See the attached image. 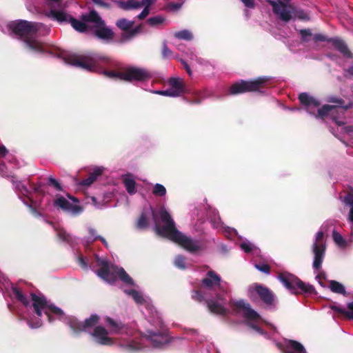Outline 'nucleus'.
<instances>
[{
	"label": "nucleus",
	"instance_id": "9d476101",
	"mask_svg": "<svg viewBox=\"0 0 353 353\" xmlns=\"http://www.w3.org/2000/svg\"><path fill=\"white\" fill-rule=\"evenodd\" d=\"M278 279L288 290H291L294 294H297L295 292L296 288L301 290L304 294H312L315 292L313 285L304 283L292 274L288 272L280 273Z\"/></svg>",
	"mask_w": 353,
	"mask_h": 353
},
{
	"label": "nucleus",
	"instance_id": "c03bdc74",
	"mask_svg": "<svg viewBox=\"0 0 353 353\" xmlns=\"http://www.w3.org/2000/svg\"><path fill=\"white\" fill-rule=\"evenodd\" d=\"M127 293L131 295L134 301L137 303L142 304L145 301L141 293L136 290H130Z\"/></svg>",
	"mask_w": 353,
	"mask_h": 353
},
{
	"label": "nucleus",
	"instance_id": "13d9d810",
	"mask_svg": "<svg viewBox=\"0 0 353 353\" xmlns=\"http://www.w3.org/2000/svg\"><path fill=\"white\" fill-rule=\"evenodd\" d=\"M150 13V9L148 8H144L142 12L137 17L138 19H144Z\"/></svg>",
	"mask_w": 353,
	"mask_h": 353
},
{
	"label": "nucleus",
	"instance_id": "3c124183",
	"mask_svg": "<svg viewBox=\"0 0 353 353\" xmlns=\"http://www.w3.org/2000/svg\"><path fill=\"white\" fill-rule=\"evenodd\" d=\"M299 33L303 41H308L309 39L307 37H311L312 34L310 29H302L299 31Z\"/></svg>",
	"mask_w": 353,
	"mask_h": 353
},
{
	"label": "nucleus",
	"instance_id": "c85d7f7f",
	"mask_svg": "<svg viewBox=\"0 0 353 353\" xmlns=\"http://www.w3.org/2000/svg\"><path fill=\"white\" fill-rule=\"evenodd\" d=\"M74 181L78 188L87 189L88 187V174L86 170L79 171L74 178Z\"/></svg>",
	"mask_w": 353,
	"mask_h": 353
},
{
	"label": "nucleus",
	"instance_id": "6e6552de",
	"mask_svg": "<svg viewBox=\"0 0 353 353\" xmlns=\"http://www.w3.org/2000/svg\"><path fill=\"white\" fill-rule=\"evenodd\" d=\"M268 79L265 77H259L254 80H240L231 85L229 88V94L237 95L245 92L260 91L263 88Z\"/></svg>",
	"mask_w": 353,
	"mask_h": 353
},
{
	"label": "nucleus",
	"instance_id": "e433bc0d",
	"mask_svg": "<svg viewBox=\"0 0 353 353\" xmlns=\"http://www.w3.org/2000/svg\"><path fill=\"white\" fill-rule=\"evenodd\" d=\"M174 37L176 39L185 41H191L193 39V34L188 30H183L179 32H176L174 33Z\"/></svg>",
	"mask_w": 353,
	"mask_h": 353
},
{
	"label": "nucleus",
	"instance_id": "393cba45",
	"mask_svg": "<svg viewBox=\"0 0 353 353\" xmlns=\"http://www.w3.org/2000/svg\"><path fill=\"white\" fill-rule=\"evenodd\" d=\"M299 100L300 103L305 106L307 112L312 113L310 111V108L312 107L317 108L321 105L320 101L312 96H310L307 92H302L299 95Z\"/></svg>",
	"mask_w": 353,
	"mask_h": 353
},
{
	"label": "nucleus",
	"instance_id": "37998d69",
	"mask_svg": "<svg viewBox=\"0 0 353 353\" xmlns=\"http://www.w3.org/2000/svg\"><path fill=\"white\" fill-rule=\"evenodd\" d=\"M173 52L172 51L168 48L167 43L165 41H163L162 43V47H161V57L163 59H170L172 57Z\"/></svg>",
	"mask_w": 353,
	"mask_h": 353
},
{
	"label": "nucleus",
	"instance_id": "a211bd4d",
	"mask_svg": "<svg viewBox=\"0 0 353 353\" xmlns=\"http://www.w3.org/2000/svg\"><path fill=\"white\" fill-rule=\"evenodd\" d=\"M145 336L151 343L152 346L156 348H162L165 345L170 342L169 336L165 332L161 331L148 330L146 331Z\"/></svg>",
	"mask_w": 353,
	"mask_h": 353
},
{
	"label": "nucleus",
	"instance_id": "ddd939ff",
	"mask_svg": "<svg viewBox=\"0 0 353 353\" xmlns=\"http://www.w3.org/2000/svg\"><path fill=\"white\" fill-rule=\"evenodd\" d=\"M323 236V232H318L316 235V242L313 244V252L314 254L313 268L316 270H319L321 268L325 256V245L322 243Z\"/></svg>",
	"mask_w": 353,
	"mask_h": 353
},
{
	"label": "nucleus",
	"instance_id": "7c9ffc66",
	"mask_svg": "<svg viewBox=\"0 0 353 353\" xmlns=\"http://www.w3.org/2000/svg\"><path fill=\"white\" fill-rule=\"evenodd\" d=\"M12 293L15 297V299L21 302L25 306H28L30 304V301L28 297L23 293L21 290L18 287H13L12 288Z\"/></svg>",
	"mask_w": 353,
	"mask_h": 353
},
{
	"label": "nucleus",
	"instance_id": "4be33fe9",
	"mask_svg": "<svg viewBox=\"0 0 353 353\" xmlns=\"http://www.w3.org/2000/svg\"><path fill=\"white\" fill-rule=\"evenodd\" d=\"M68 325L74 334L79 335L83 332H86L88 328V318L81 321L75 316H70L68 319Z\"/></svg>",
	"mask_w": 353,
	"mask_h": 353
},
{
	"label": "nucleus",
	"instance_id": "680f3d73",
	"mask_svg": "<svg viewBox=\"0 0 353 353\" xmlns=\"http://www.w3.org/2000/svg\"><path fill=\"white\" fill-rule=\"evenodd\" d=\"M42 184L41 183H38L37 185H34V191L37 193H39V194H44V191L42 190Z\"/></svg>",
	"mask_w": 353,
	"mask_h": 353
},
{
	"label": "nucleus",
	"instance_id": "49530a36",
	"mask_svg": "<svg viewBox=\"0 0 353 353\" xmlns=\"http://www.w3.org/2000/svg\"><path fill=\"white\" fill-rule=\"evenodd\" d=\"M165 19L161 16H155L148 19L147 23L151 26H157L163 23Z\"/></svg>",
	"mask_w": 353,
	"mask_h": 353
},
{
	"label": "nucleus",
	"instance_id": "864d4df0",
	"mask_svg": "<svg viewBox=\"0 0 353 353\" xmlns=\"http://www.w3.org/2000/svg\"><path fill=\"white\" fill-rule=\"evenodd\" d=\"M240 246L245 253L251 252L254 248V245L249 242H243L241 243Z\"/></svg>",
	"mask_w": 353,
	"mask_h": 353
},
{
	"label": "nucleus",
	"instance_id": "7ed1b4c3",
	"mask_svg": "<svg viewBox=\"0 0 353 353\" xmlns=\"http://www.w3.org/2000/svg\"><path fill=\"white\" fill-rule=\"evenodd\" d=\"M94 259L92 261V268L100 278L110 284H114L117 278H119L121 281L128 285H134V281L125 270L121 268L116 265L110 267L109 263L101 259L97 255L94 254Z\"/></svg>",
	"mask_w": 353,
	"mask_h": 353
},
{
	"label": "nucleus",
	"instance_id": "39448f33",
	"mask_svg": "<svg viewBox=\"0 0 353 353\" xmlns=\"http://www.w3.org/2000/svg\"><path fill=\"white\" fill-rule=\"evenodd\" d=\"M90 34L106 43L112 41L114 33L94 10H90Z\"/></svg>",
	"mask_w": 353,
	"mask_h": 353
},
{
	"label": "nucleus",
	"instance_id": "4d7b16f0",
	"mask_svg": "<svg viewBox=\"0 0 353 353\" xmlns=\"http://www.w3.org/2000/svg\"><path fill=\"white\" fill-rule=\"evenodd\" d=\"M241 1L248 8L253 9L255 8L254 0H241Z\"/></svg>",
	"mask_w": 353,
	"mask_h": 353
},
{
	"label": "nucleus",
	"instance_id": "20e7f679",
	"mask_svg": "<svg viewBox=\"0 0 353 353\" xmlns=\"http://www.w3.org/2000/svg\"><path fill=\"white\" fill-rule=\"evenodd\" d=\"M225 293V291L216 292L214 296L208 297L202 290H196L192 291V298L199 303L205 304L211 313L224 316L228 312L227 309L224 307Z\"/></svg>",
	"mask_w": 353,
	"mask_h": 353
},
{
	"label": "nucleus",
	"instance_id": "0e129e2a",
	"mask_svg": "<svg viewBox=\"0 0 353 353\" xmlns=\"http://www.w3.org/2000/svg\"><path fill=\"white\" fill-rule=\"evenodd\" d=\"M99 317L97 315L92 314L90 316V327L98 322Z\"/></svg>",
	"mask_w": 353,
	"mask_h": 353
},
{
	"label": "nucleus",
	"instance_id": "f257e3e1",
	"mask_svg": "<svg viewBox=\"0 0 353 353\" xmlns=\"http://www.w3.org/2000/svg\"><path fill=\"white\" fill-rule=\"evenodd\" d=\"M159 216L161 221L165 225L160 226L158 223H155L154 229L159 235L169 239L190 252H196L201 249L197 241L186 236L176 228L174 221L165 209L163 208L160 210Z\"/></svg>",
	"mask_w": 353,
	"mask_h": 353
},
{
	"label": "nucleus",
	"instance_id": "9b49d317",
	"mask_svg": "<svg viewBox=\"0 0 353 353\" xmlns=\"http://www.w3.org/2000/svg\"><path fill=\"white\" fill-rule=\"evenodd\" d=\"M117 27L122 30L121 39L123 41H130L143 32V26L139 24L135 27L134 21H130L125 18H121L116 21Z\"/></svg>",
	"mask_w": 353,
	"mask_h": 353
},
{
	"label": "nucleus",
	"instance_id": "c756f323",
	"mask_svg": "<svg viewBox=\"0 0 353 353\" xmlns=\"http://www.w3.org/2000/svg\"><path fill=\"white\" fill-rule=\"evenodd\" d=\"M45 314L47 316L48 321L52 323L54 321V319L52 316V314L60 318L63 316L64 313L61 308L55 306L53 304H49L47 310H45Z\"/></svg>",
	"mask_w": 353,
	"mask_h": 353
},
{
	"label": "nucleus",
	"instance_id": "bf43d9fd",
	"mask_svg": "<svg viewBox=\"0 0 353 353\" xmlns=\"http://www.w3.org/2000/svg\"><path fill=\"white\" fill-rule=\"evenodd\" d=\"M95 4H97V6H100V7H102V8H110V4L105 1H104V0H92Z\"/></svg>",
	"mask_w": 353,
	"mask_h": 353
},
{
	"label": "nucleus",
	"instance_id": "423d86ee",
	"mask_svg": "<svg viewBox=\"0 0 353 353\" xmlns=\"http://www.w3.org/2000/svg\"><path fill=\"white\" fill-rule=\"evenodd\" d=\"M46 16L54 21H57L60 24L70 23L72 27L79 32H85L88 28V26L86 23L88 22V13L82 15L83 21L74 18L63 10H51L46 14Z\"/></svg>",
	"mask_w": 353,
	"mask_h": 353
},
{
	"label": "nucleus",
	"instance_id": "58836bf2",
	"mask_svg": "<svg viewBox=\"0 0 353 353\" xmlns=\"http://www.w3.org/2000/svg\"><path fill=\"white\" fill-rule=\"evenodd\" d=\"M123 183L125 185L127 192L129 194H133L136 192V190H135L136 182L133 179L125 178L123 179Z\"/></svg>",
	"mask_w": 353,
	"mask_h": 353
},
{
	"label": "nucleus",
	"instance_id": "bb28decb",
	"mask_svg": "<svg viewBox=\"0 0 353 353\" xmlns=\"http://www.w3.org/2000/svg\"><path fill=\"white\" fill-rule=\"evenodd\" d=\"M329 43H331L333 46L339 50L341 54L347 58H352V53L348 49L346 43L338 38H330Z\"/></svg>",
	"mask_w": 353,
	"mask_h": 353
},
{
	"label": "nucleus",
	"instance_id": "0eeeda50",
	"mask_svg": "<svg viewBox=\"0 0 353 353\" xmlns=\"http://www.w3.org/2000/svg\"><path fill=\"white\" fill-rule=\"evenodd\" d=\"M267 2L272 6L273 12L285 22H288L291 20L292 14L300 19H309L307 14L303 10H295L294 6L288 5L281 0H278V1L267 0Z\"/></svg>",
	"mask_w": 353,
	"mask_h": 353
},
{
	"label": "nucleus",
	"instance_id": "de8ad7c7",
	"mask_svg": "<svg viewBox=\"0 0 353 353\" xmlns=\"http://www.w3.org/2000/svg\"><path fill=\"white\" fill-rule=\"evenodd\" d=\"M48 185L53 187L55 190L58 191H63V188L60 183L52 176H48Z\"/></svg>",
	"mask_w": 353,
	"mask_h": 353
},
{
	"label": "nucleus",
	"instance_id": "79ce46f5",
	"mask_svg": "<svg viewBox=\"0 0 353 353\" xmlns=\"http://www.w3.org/2000/svg\"><path fill=\"white\" fill-rule=\"evenodd\" d=\"M332 237L335 243L337 244L339 246L342 248L346 247L347 243L340 233H339L336 230H334L332 232Z\"/></svg>",
	"mask_w": 353,
	"mask_h": 353
},
{
	"label": "nucleus",
	"instance_id": "774afa93",
	"mask_svg": "<svg viewBox=\"0 0 353 353\" xmlns=\"http://www.w3.org/2000/svg\"><path fill=\"white\" fill-rule=\"evenodd\" d=\"M155 93L160 94V95L166 96V97H170V95H174L173 94L170 93L168 92V89L165 90H158V91H156Z\"/></svg>",
	"mask_w": 353,
	"mask_h": 353
},
{
	"label": "nucleus",
	"instance_id": "6e6d98bb",
	"mask_svg": "<svg viewBox=\"0 0 353 353\" xmlns=\"http://www.w3.org/2000/svg\"><path fill=\"white\" fill-rule=\"evenodd\" d=\"M313 39L315 42L318 41H327L329 39H327L325 35L322 34H314Z\"/></svg>",
	"mask_w": 353,
	"mask_h": 353
},
{
	"label": "nucleus",
	"instance_id": "69168bd1",
	"mask_svg": "<svg viewBox=\"0 0 353 353\" xmlns=\"http://www.w3.org/2000/svg\"><path fill=\"white\" fill-rule=\"evenodd\" d=\"M155 1V0H142L140 2L141 7L145 6V8H148Z\"/></svg>",
	"mask_w": 353,
	"mask_h": 353
},
{
	"label": "nucleus",
	"instance_id": "c9c22d12",
	"mask_svg": "<svg viewBox=\"0 0 353 353\" xmlns=\"http://www.w3.org/2000/svg\"><path fill=\"white\" fill-rule=\"evenodd\" d=\"M330 290L337 294H345V290L344 286L336 281H331L330 283Z\"/></svg>",
	"mask_w": 353,
	"mask_h": 353
},
{
	"label": "nucleus",
	"instance_id": "473e14b6",
	"mask_svg": "<svg viewBox=\"0 0 353 353\" xmlns=\"http://www.w3.org/2000/svg\"><path fill=\"white\" fill-rule=\"evenodd\" d=\"M327 101L330 103H336L337 105L336 108L338 107L343 109L342 114H344L345 111L352 107V103H349L347 105H345V101L341 98L332 97L328 99Z\"/></svg>",
	"mask_w": 353,
	"mask_h": 353
},
{
	"label": "nucleus",
	"instance_id": "ea45409f",
	"mask_svg": "<svg viewBox=\"0 0 353 353\" xmlns=\"http://www.w3.org/2000/svg\"><path fill=\"white\" fill-rule=\"evenodd\" d=\"M57 236L59 239L63 242H65L70 245H72L73 243L72 237L69 234H68L64 230H59L57 231Z\"/></svg>",
	"mask_w": 353,
	"mask_h": 353
},
{
	"label": "nucleus",
	"instance_id": "4c0bfd02",
	"mask_svg": "<svg viewBox=\"0 0 353 353\" xmlns=\"http://www.w3.org/2000/svg\"><path fill=\"white\" fill-rule=\"evenodd\" d=\"M121 347L127 352H134L141 349V345L137 342L132 341L125 344H121Z\"/></svg>",
	"mask_w": 353,
	"mask_h": 353
},
{
	"label": "nucleus",
	"instance_id": "f03ea898",
	"mask_svg": "<svg viewBox=\"0 0 353 353\" xmlns=\"http://www.w3.org/2000/svg\"><path fill=\"white\" fill-rule=\"evenodd\" d=\"M41 23L28 21L26 20H17L12 21L9 25V29L19 37L30 50L36 52L43 53V46L39 41L32 39L40 30Z\"/></svg>",
	"mask_w": 353,
	"mask_h": 353
},
{
	"label": "nucleus",
	"instance_id": "2f4dec72",
	"mask_svg": "<svg viewBox=\"0 0 353 353\" xmlns=\"http://www.w3.org/2000/svg\"><path fill=\"white\" fill-rule=\"evenodd\" d=\"M119 7L124 10H129L131 9H137L141 8L140 2L134 0H128L127 1H119L117 2Z\"/></svg>",
	"mask_w": 353,
	"mask_h": 353
},
{
	"label": "nucleus",
	"instance_id": "a878e982",
	"mask_svg": "<svg viewBox=\"0 0 353 353\" xmlns=\"http://www.w3.org/2000/svg\"><path fill=\"white\" fill-rule=\"evenodd\" d=\"M106 322L110 327L111 333L114 334H121L127 332L128 326L122 322L116 321L110 317L106 318Z\"/></svg>",
	"mask_w": 353,
	"mask_h": 353
},
{
	"label": "nucleus",
	"instance_id": "a18cd8bd",
	"mask_svg": "<svg viewBox=\"0 0 353 353\" xmlns=\"http://www.w3.org/2000/svg\"><path fill=\"white\" fill-rule=\"evenodd\" d=\"M152 193L155 196H163L166 194V189L163 185L157 183L153 188Z\"/></svg>",
	"mask_w": 353,
	"mask_h": 353
},
{
	"label": "nucleus",
	"instance_id": "8fccbe9b",
	"mask_svg": "<svg viewBox=\"0 0 353 353\" xmlns=\"http://www.w3.org/2000/svg\"><path fill=\"white\" fill-rule=\"evenodd\" d=\"M255 268L265 274H270V266L267 263H257L255 264Z\"/></svg>",
	"mask_w": 353,
	"mask_h": 353
},
{
	"label": "nucleus",
	"instance_id": "aec40b11",
	"mask_svg": "<svg viewBox=\"0 0 353 353\" xmlns=\"http://www.w3.org/2000/svg\"><path fill=\"white\" fill-rule=\"evenodd\" d=\"M221 276L214 270H210L207 272L206 276L201 280V284L202 287L208 290H211L213 288H217L220 290V292H221L225 290L221 286Z\"/></svg>",
	"mask_w": 353,
	"mask_h": 353
},
{
	"label": "nucleus",
	"instance_id": "cd10ccee",
	"mask_svg": "<svg viewBox=\"0 0 353 353\" xmlns=\"http://www.w3.org/2000/svg\"><path fill=\"white\" fill-rule=\"evenodd\" d=\"M330 308L340 315L345 316L346 319L353 320V302L349 303L347 305L348 310L341 308L336 305H330Z\"/></svg>",
	"mask_w": 353,
	"mask_h": 353
},
{
	"label": "nucleus",
	"instance_id": "5701e85b",
	"mask_svg": "<svg viewBox=\"0 0 353 353\" xmlns=\"http://www.w3.org/2000/svg\"><path fill=\"white\" fill-rule=\"evenodd\" d=\"M54 206L59 207L65 212H72V214H79L81 212L82 209L77 205L70 203L63 196H58L54 201Z\"/></svg>",
	"mask_w": 353,
	"mask_h": 353
},
{
	"label": "nucleus",
	"instance_id": "4468645a",
	"mask_svg": "<svg viewBox=\"0 0 353 353\" xmlns=\"http://www.w3.org/2000/svg\"><path fill=\"white\" fill-rule=\"evenodd\" d=\"M124 81L128 82L146 81L152 78L151 72L141 68L129 67L125 68Z\"/></svg>",
	"mask_w": 353,
	"mask_h": 353
},
{
	"label": "nucleus",
	"instance_id": "e2e57ef3",
	"mask_svg": "<svg viewBox=\"0 0 353 353\" xmlns=\"http://www.w3.org/2000/svg\"><path fill=\"white\" fill-rule=\"evenodd\" d=\"M78 263L79 265H81L82 268H86L87 263L85 261V259L83 258V256L81 254L78 257Z\"/></svg>",
	"mask_w": 353,
	"mask_h": 353
},
{
	"label": "nucleus",
	"instance_id": "412c9836",
	"mask_svg": "<svg viewBox=\"0 0 353 353\" xmlns=\"http://www.w3.org/2000/svg\"><path fill=\"white\" fill-rule=\"evenodd\" d=\"M168 84L170 85L168 92L174 94L170 95L171 97H179L187 92L185 85L181 79L171 77L168 80Z\"/></svg>",
	"mask_w": 353,
	"mask_h": 353
},
{
	"label": "nucleus",
	"instance_id": "1a4fd4ad",
	"mask_svg": "<svg viewBox=\"0 0 353 353\" xmlns=\"http://www.w3.org/2000/svg\"><path fill=\"white\" fill-rule=\"evenodd\" d=\"M108 57L90 54V71H94L102 73L107 77L112 79L124 81L125 69L122 71L105 70L104 66L109 63Z\"/></svg>",
	"mask_w": 353,
	"mask_h": 353
},
{
	"label": "nucleus",
	"instance_id": "dca6fc26",
	"mask_svg": "<svg viewBox=\"0 0 353 353\" xmlns=\"http://www.w3.org/2000/svg\"><path fill=\"white\" fill-rule=\"evenodd\" d=\"M233 310L237 313L243 312L244 318L248 320H258L260 317L259 314L253 309L250 304L245 302L243 300H239L231 303Z\"/></svg>",
	"mask_w": 353,
	"mask_h": 353
},
{
	"label": "nucleus",
	"instance_id": "6ab92c4d",
	"mask_svg": "<svg viewBox=\"0 0 353 353\" xmlns=\"http://www.w3.org/2000/svg\"><path fill=\"white\" fill-rule=\"evenodd\" d=\"M92 336L94 341L101 345L111 346L115 343L114 339L108 336V330L100 325L94 327Z\"/></svg>",
	"mask_w": 353,
	"mask_h": 353
},
{
	"label": "nucleus",
	"instance_id": "09e8293b",
	"mask_svg": "<svg viewBox=\"0 0 353 353\" xmlns=\"http://www.w3.org/2000/svg\"><path fill=\"white\" fill-rule=\"evenodd\" d=\"M174 264L181 269L185 268V259L183 256L179 255L175 258Z\"/></svg>",
	"mask_w": 353,
	"mask_h": 353
},
{
	"label": "nucleus",
	"instance_id": "052dcab7",
	"mask_svg": "<svg viewBox=\"0 0 353 353\" xmlns=\"http://www.w3.org/2000/svg\"><path fill=\"white\" fill-rule=\"evenodd\" d=\"M180 61L183 64V65L184 66V68L186 70V72H188V74H189V76H191L192 75V70H191L190 67L189 66V65L187 63V62L185 60H183V59H181Z\"/></svg>",
	"mask_w": 353,
	"mask_h": 353
},
{
	"label": "nucleus",
	"instance_id": "603ef678",
	"mask_svg": "<svg viewBox=\"0 0 353 353\" xmlns=\"http://www.w3.org/2000/svg\"><path fill=\"white\" fill-rule=\"evenodd\" d=\"M345 201L351 207L350 210V214H349V220L352 223H353V197L352 196L346 197Z\"/></svg>",
	"mask_w": 353,
	"mask_h": 353
},
{
	"label": "nucleus",
	"instance_id": "338daca9",
	"mask_svg": "<svg viewBox=\"0 0 353 353\" xmlns=\"http://www.w3.org/2000/svg\"><path fill=\"white\" fill-rule=\"evenodd\" d=\"M8 153V150L4 145H0V157H5Z\"/></svg>",
	"mask_w": 353,
	"mask_h": 353
},
{
	"label": "nucleus",
	"instance_id": "5fc2aeb1",
	"mask_svg": "<svg viewBox=\"0 0 353 353\" xmlns=\"http://www.w3.org/2000/svg\"><path fill=\"white\" fill-rule=\"evenodd\" d=\"M89 239H90V241H96L97 239H99L103 244H106L107 242L105 241V239L101 236H97L95 235V232L94 230H90V236H89Z\"/></svg>",
	"mask_w": 353,
	"mask_h": 353
},
{
	"label": "nucleus",
	"instance_id": "f3484780",
	"mask_svg": "<svg viewBox=\"0 0 353 353\" xmlns=\"http://www.w3.org/2000/svg\"><path fill=\"white\" fill-rule=\"evenodd\" d=\"M254 292L261 301L270 307H275V295L268 288L259 283H255L253 287Z\"/></svg>",
	"mask_w": 353,
	"mask_h": 353
},
{
	"label": "nucleus",
	"instance_id": "b1692460",
	"mask_svg": "<svg viewBox=\"0 0 353 353\" xmlns=\"http://www.w3.org/2000/svg\"><path fill=\"white\" fill-rule=\"evenodd\" d=\"M282 350L284 353H307L304 346L294 340H288L283 345Z\"/></svg>",
	"mask_w": 353,
	"mask_h": 353
},
{
	"label": "nucleus",
	"instance_id": "f8f14e48",
	"mask_svg": "<svg viewBox=\"0 0 353 353\" xmlns=\"http://www.w3.org/2000/svg\"><path fill=\"white\" fill-rule=\"evenodd\" d=\"M32 305L34 309V312L37 314L39 319L33 323L31 320L28 321V324L31 328H38L42 325V322L40 318L42 316V312H45L47 310L48 303L46 298L44 296H38L34 293L30 294Z\"/></svg>",
	"mask_w": 353,
	"mask_h": 353
},
{
	"label": "nucleus",
	"instance_id": "a19ab883",
	"mask_svg": "<svg viewBox=\"0 0 353 353\" xmlns=\"http://www.w3.org/2000/svg\"><path fill=\"white\" fill-rule=\"evenodd\" d=\"M149 223L146 215L144 213H142L137 222L136 227L139 230H144L146 229Z\"/></svg>",
	"mask_w": 353,
	"mask_h": 353
},
{
	"label": "nucleus",
	"instance_id": "72a5a7b5",
	"mask_svg": "<svg viewBox=\"0 0 353 353\" xmlns=\"http://www.w3.org/2000/svg\"><path fill=\"white\" fill-rule=\"evenodd\" d=\"M336 109V105H323L321 108L318 109L317 114L315 115L316 118L324 119L329 114Z\"/></svg>",
	"mask_w": 353,
	"mask_h": 353
},
{
	"label": "nucleus",
	"instance_id": "f704fd0d",
	"mask_svg": "<svg viewBox=\"0 0 353 353\" xmlns=\"http://www.w3.org/2000/svg\"><path fill=\"white\" fill-rule=\"evenodd\" d=\"M104 171L103 167H94L92 169V171L90 172V185L93 183L98 176H101Z\"/></svg>",
	"mask_w": 353,
	"mask_h": 353
},
{
	"label": "nucleus",
	"instance_id": "2eb2a0df",
	"mask_svg": "<svg viewBox=\"0 0 353 353\" xmlns=\"http://www.w3.org/2000/svg\"><path fill=\"white\" fill-rule=\"evenodd\" d=\"M65 63L80 68L88 70V54L86 52H73L63 55Z\"/></svg>",
	"mask_w": 353,
	"mask_h": 353
}]
</instances>
